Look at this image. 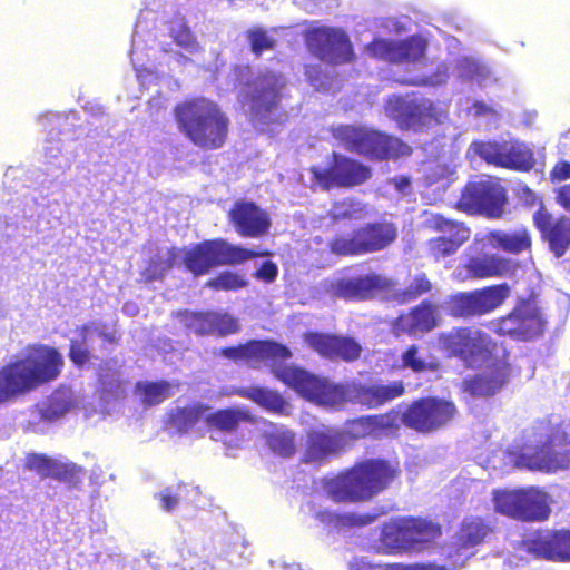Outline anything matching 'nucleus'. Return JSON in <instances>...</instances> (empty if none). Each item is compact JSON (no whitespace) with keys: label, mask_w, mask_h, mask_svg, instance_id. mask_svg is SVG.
I'll return each instance as SVG.
<instances>
[{"label":"nucleus","mask_w":570,"mask_h":570,"mask_svg":"<svg viewBox=\"0 0 570 570\" xmlns=\"http://www.w3.org/2000/svg\"><path fill=\"white\" fill-rule=\"evenodd\" d=\"M145 8L140 10L132 36H144L157 29L158 13L161 7L160 0H145Z\"/></svg>","instance_id":"49530a36"},{"label":"nucleus","mask_w":570,"mask_h":570,"mask_svg":"<svg viewBox=\"0 0 570 570\" xmlns=\"http://www.w3.org/2000/svg\"><path fill=\"white\" fill-rule=\"evenodd\" d=\"M198 494L199 487H193L187 484H178L175 487H167L159 493L155 494V498L159 501V508L166 512H173L180 502H183L184 494Z\"/></svg>","instance_id":"c03bdc74"},{"label":"nucleus","mask_w":570,"mask_h":570,"mask_svg":"<svg viewBox=\"0 0 570 570\" xmlns=\"http://www.w3.org/2000/svg\"><path fill=\"white\" fill-rule=\"evenodd\" d=\"M333 136L347 149L370 158L384 159L407 155L410 147L400 139L356 126H338Z\"/></svg>","instance_id":"6e6552de"},{"label":"nucleus","mask_w":570,"mask_h":570,"mask_svg":"<svg viewBox=\"0 0 570 570\" xmlns=\"http://www.w3.org/2000/svg\"><path fill=\"white\" fill-rule=\"evenodd\" d=\"M347 434L330 426H321L308 433L305 461L318 463L346 446Z\"/></svg>","instance_id":"393cba45"},{"label":"nucleus","mask_w":570,"mask_h":570,"mask_svg":"<svg viewBox=\"0 0 570 570\" xmlns=\"http://www.w3.org/2000/svg\"><path fill=\"white\" fill-rule=\"evenodd\" d=\"M279 30H288L287 36H348L343 28L330 27L320 20H304L289 27H273L266 29L262 26H255L246 31L245 36H268L269 32H278Z\"/></svg>","instance_id":"473e14b6"},{"label":"nucleus","mask_w":570,"mask_h":570,"mask_svg":"<svg viewBox=\"0 0 570 570\" xmlns=\"http://www.w3.org/2000/svg\"><path fill=\"white\" fill-rule=\"evenodd\" d=\"M439 345L450 356H459L471 363L474 358H483L490 353L491 338L478 328L459 327L441 333Z\"/></svg>","instance_id":"a211bd4d"},{"label":"nucleus","mask_w":570,"mask_h":570,"mask_svg":"<svg viewBox=\"0 0 570 570\" xmlns=\"http://www.w3.org/2000/svg\"><path fill=\"white\" fill-rule=\"evenodd\" d=\"M548 239L556 256H562L570 245V218L561 217L556 220L548 232Z\"/></svg>","instance_id":"de8ad7c7"},{"label":"nucleus","mask_w":570,"mask_h":570,"mask_svg":"<svg viewBox=\"0 0 570 570\" xmlns=\"http://www.w3.org/2000/svg\"><path fill=\"white\" fill-rule=\"evenodd\" d=\"M397 229L392 223H374L353 232L337 236L331 243V249L337 255H362L379 252L392 244Z\"/></svg>","instance_id":"9b49d317"},{"label":"nucleus","mask_w":570,"mask_h":570,"mask_svg":"<svg viewBox=\"0 0 570 570\" xmlns=\"http://www.w3.org/2000/svg\"><path fill=\"white\" fill-rule=\"evenodd\" d=\"M492 503L495 512L523 522L544 521L551 512L548 493L535 487L495 489Z\"/></svg>","instance_id":"39448f33"},{"label":"nucleus","mask_w":570,"mask_h":570,"mask_svg":"<svg viewBox=\"0 0 570 570\" xmlns=\"http://www.w3.org/2000/svg\"><path fill=\"white\" fill-rule=\"evenodd\" d=\"M567 178H570V164L566 161L557 164L551 171L552 181H562Z\"/></svg>","instance_id":"774afa93"},{"label":"nucleus","mask_w":570,"mask_h":570,"mask_svg":"<svg viewBox=\"0 0 570 570\" xmlns=\"http://www.w3.org/2000/svg\"><path fill=\"white\" fill-rule=\"evenodd\" d=\"M285 86L282 76L267 73L257 78L250 94V116L256 126L281 121V90Z\"/></svg>","instance_id":"2eb2a0df"},{"label":"nucleus","mask_w":570,"mask_h":570,"mask_svg":"<svg viewBox=\"0 0 570 570\" xmlns=\"http://www.w3.org/2000/svg\"><path fill=\"white\" fill-rule=\"evenodd\" d=\"M163 24L166 29L160 32V36H194L188 21L179 13L168 21H163Z\"/></svg>","instance_id":"13d9d810"},{"label":"nucleus","mask_w":570,"mask_h":570,"mask_svg":"<svg viewBox=\"0 0 570 570\" xmlns=\"http://www.w3.org/2000/svg\"><path fill=\"white\" fill-rule=\"evenodd\" d=\"M490 533V528L478 518L464 520L456 541L444 548L449 560L446 564H411L401 563L387 564L381 570H456L464 566L465 561L473 554L471 549L484 541Z\"/></svg>","instance_id":"1a4fd4ad"},{"label":"nucleus","mask_w":570,"mask_h":570,"mask_svg":"<svg viewBox=\"0 0 570 570\" xmlns=\"http://www.w3.org/2000/svg\"><path fill=\"white\" fill-rule=\"evenodd\" d=\"M498 331L502 335H510L518 340L528 341L542 333L543 321L537 307L524 304L502 318Z\"/></svg>","instance_id":"b1692460"},{"label":"nucleus","mask_w":570,"mask_h":570,"mask_svg":"<svg viewBox=\"0 0 570 570\" xmlns=\"http://www.w3.org/2000/svg\"><path fill=\"white\" fill-rule=\"evenodd\" d=\"M45 157L49 161H56L57 166L59 168H67L70 166L73 155L72 153L66 151L65 154L61 153V146L60 141L55 139V134L51 131L49 134V138L46 141V145L43 147Z\"/></svg>","instance_id":"5fc2aeb1"},{"label":"nucleus","mask_w":570,"mask_h":570,"mask_svg":"<svg viewBox=\"0 0 570 570\" xmlns=\"http://www.w3.org/2000/svg\"><path fill=\"white\" fill-rule=\"evenodd\" d=\"M305 342L320 355L328 358L341 357L352 361L357 358L361 352V346L346 337L309 333L305 336Z\"/></svg>","instance_id":"c756f323"},{"label":"nucleus","mask_w":570,"mask_h":570,"mask_svg":"<svg viewBox=\"0 0 570 570\" xmlns=\"http://www.w3.org/2000/svg\"><path fill=\"white\" fill-rule=\"evenodd\" d=\"M426 227L440 230L444 235L430 240V250L435 258L454 254L456 249L470 237V230L463 224L444 218L439 214L425 213Z\"/></svg>","instance_id":"aec40b11"},{"label":"nucleus","mask_w":570,"mask_h":570,"mask_svg":"<svg viewBox=\"0 0 570 570\" xmlns=\"http://www.w3.org/2000/svg\"><path fill=\"white\" fill-rule=\"evenodd\" d=\"M294 3L311 14L327 12L338 7V0H294Z\"/></svg>","instance_id":"bf43d9fd"},{"label":"nucleus","mask_w":570,"mask_h":570,"mask_svg":"<svg viewBox=\"0 0 570 570\" xmlns=\"http://www.w3.org/2000/svg\"><path fill=\"white\" fill-rule=\"evenodd\" d=\"M334 163L330 168H313L314 179L324 188L332 186H354L364 183L370 177V170L350 158L333 155Z\"/></svg>","instance_id":"412c9836"},{"label":"nucleus","mask_w":570,"mask_h":570,"mask_svg":"<svg viewBox=\"0 0 570 570\" xmlns=\"http://www.w3.org/2000/svg\"><path fill=\"white\" fill-rule=\"evenodd\" d=\"M175 386L168 382H139L136 392L146 405H156L174 395Z\"/></svg>","instance_id":"79ce46f5"},{"label":"nucleus","mask_w":570,"mask_h":570,"mask_svg":"<svg viewBox=\"0 0 570 570\" xmlns=\"http://www.w3.org/2000/svg\"><path fill=\"white\" fill-rule=\"evenodd\" d=\"M102 393L106 397H120L125 392V386L120 375L110 365H106L99 373Z\"/></svg>","instance_id":"864d4df0"},{"label":"nucleus","mask_w":570,"mask_h":570,"mask_svg":"<svg viewBox=\"0 0 570 570\" xmlns=\"http://www.w3.org/2000/svg\"><path fill=\"white\" fill-rule=\"evenodd\" d=\"M186 268L195 276L207 274L212 268L220 265L242 264L261 256L258 252L232 245L224 239L206 240L189 249H177Z\"/></svg>","instance_id":"423d86ee"},{"label":"nucleus","mask_w":570,"mask_h":570,"mask_svg":"<svg viewBox=\"0 0 570 570\" xmlns=\"http://www.w3.org/2000/svg\"><path fill=\"white\" fill-rule=\"evenodd\" d=\"M505 193L503 187L493 180H480L469 184L460 199V207L471 213L499 217L503 212Z\"/></svg>","instance_id":"6ab92c4d"},{"label":"nucleus","mask_w":570,"mask_h":570,"mask_svg":"<svg viewBox=\"0 0 570 570\" xmlns=\"http://www.w3.org/2000/svg\"><path fill=\"white\" fill-rule=\"evenodd\" d=\"M263 435L268 449L274 454L288 458L295 453V434L286 426L266 423Z\"/></svg>","instance_id":"c9c22d12"},{"label":"nucleus","mask_w":570,"mask_h":570,"mask_svg":"<svg viewBox=\"0 0 570 570\" xmlns=\"http://www.w3.org/2000/svg\"><path fill=\"white\" fill-rule=\"evenodd\" d=\"M252 51L259 56L263 51L269 50L274 46L273 38H250Z\"/></svg>","instance_id":"338daca9"},{"label":"nucleus","mask_w":570,"mask_h":570,"mask_svg":"<svg viewBox=\"0 0 570 570\" xmlns=\"http://www.w3.org/2000/svg\"><path fill=\"white\" fill-rule=\"evenodd\" d=\"M72 406V392L61 389L53 392L43 403L37 405L35 414L42 421L53 422L62 417Z\"/></svg>","instance_id":"4c0bfd02"},{"label":"nucleus","mask_w":570,"mask_h":570,"mask_svg":"<svg viewBox=\"0 0 570 570\" xmlns=\"http://www.w3.org/2000/svg\"><path fill=\"white\" fill-rule=\"evenodd\" d=\"M313 517L328 531L367 525L375 520V517L371 514L337 513L328 509H317Z\"/></svg>","instance_id":"72a5a7b5"},{"label":"nucleus","mask_w":570,"mask_h":570,"mask_svg":"<svg viewBox=\"0 0 570 570\" xmlns=\"http://www.w3.org/2000/svg\"><path fill=\"white\" fill-rule=\"evenodd\" d=\"M278 274V268L276 264L271 261L265 262L261 268H258L255 273V277L262 279L266 283H272Z\"/></svg>","instance_id":"e2e57ef3"},{"label":"nucleus","mask_w":570,"mask_h":570,"mask_svg":"<svg viewBox=\"0 0 570 570\" xmlns=\"http://www.w3.org/2000/svg\"><path fill=\"white\" fill-rule=\"evenodd\" d=\"M177 262L178 252H176V248H161L151 258L149 266L142 274L147 281L158 279Z\"/></svg>","instance_id":"37998d69"},{"label":"nucleus","mask_w":570,"mask_h":570,"mask_svg":"<svg viewBox=\"0 0 570 570\" xmlns=\"http://www.w3.org/2000/svg\"><path fill=\"white\" fill-rule=\"evenodd\" d=\"M333 69L330 67L323 68L322 65H308L306 66L305 75L309 83L316 90L323 91H335L338 89L337 81L333 78Z\"/></svg>","instance_id":"09e8293b"},{"label":"nucleus","mask_w":570,"mask_h":570,"mask_svg":"<svg viewBox=\"0 0 570 570\" xmlns=\"http://www.w3.org/2000/svg\"><path fill=\"white\" fill-rule=\"evenodd\" d=\"M540 438L527 444L517 460V465L529 470L552 472L570 465V443L566 441V433L557 430L548 433V426L541 428Z\"/></svg>","instance_id":"0eeeda50"},{"label":"nucleus","mask_w":570,"mask_h":570,"mask_svg":"<svg viewBox=\"0 0 570 570\" xmlns=\"http://www.w3.org/2000/svg\"><path fill=\"white\" fill-rule=\"evenodd\" d=\"M207 410L203 405L178 409L173 415V423L179 431L187 432L200 420L206 421Z\"/></svg>","instance_id":"8fccbe9b"},{"label":"nucleus","mask_w":570,"mask_h":570,"mask_svg":"<svg viewBox=\"0 0 570 570\" xmlns=\"http://www.w3.org/2000/svg\"><path fill=\"white\" fill-rule=\"evenodd\" d=\"M223 354L233 360H245L252 367L264 364L271 367L274 375L303 397L321 406L337 409L345 402L352 401L368 407H375L390 402L404 393L402 382L389 384H372L345 389L326 380L316 377L304 370L283 364L291 357L287 347L268 341H253L246 345L230 347Z\"/></svg>","instance_id":"f257e3e1"},{"label":"nucleus","mask_w":570,"mask_h":570,"mask_svg":"<svg viewBox=\"0 0 570 570\" xmlns=\"http://www.w3.org/2000/svg\"><path fill=\"white\" fill-rule=\"evenodd\" d=\"M466 154L468 156L476 155L494 166L519 170H528L534 163L531 150L517 140L474 141Z\"/></svg>","instance_id":"ddd939ff"},{"label":"nucleus","mask_w":570,"mask_h":570,"mask_svg":"<svg viewBox=\"0 0 570 570\" xmlns=\"http://www.w3.org/2000/svg\"><path fill=\"white\" fill-rule=\"evenodd\" d=\"M62 366L63 357L56 348L29 346L0 370V405L56 380Z\"/></svg>","instance_id":"f03ea898"},{"label":"nucleus","mask_w":570,"mask_h":570,"mask_svg":"<svg viewBox=\"0 0 570 570\" xmlns=\"http://www.w3.org/2000/svg\"><path fill=\"white\" fill-rule=\"evenodd\" d=\"M455 405L442 399L415 401L402 414V422L419 432H433L446 425L455 415Z\"/></svg>","instance_id":"dca6fc26"},{"label":"nucleus","mask_w":570,"mask_h":570,"mask_svg":"<svg viewBox=\"0 0 570 570\" xmlns=\"http://www.w3.org/2000/svg\"><path fill=\"white\" fill-rule=\"evenodd\" d=\"M246 282L237 274L224 272L219 276L207 282V286L215 289L232 291L244 287Z\"/></svg>","instance_id":"4d7b16f0"},{"label":"nucleus","mask_w":570,"mask_h":570,"mask_svg":"<svg viewBox=\"0 0 570 570\" xmlns=\"http://www.w3.org/2000/svg\"><path fill=\"white\" fill-rule=\"evenodd\" d=\"M184 325L196 334L227 335L237 331V322L227 314L191 313L180 314Z\"/></svg>","instance_id":"c85d7f7f"},{"label":"nucleus","mask_w":570,"mask_h":570,"mask_svg":"<svg viewBox=\"0 0 570 570\" xmlns=\"http://www.w3.org/2000/svg\"><path fill=\"white\" fill-rule=\"evenodd\" d=\"M386 114L406 129L419 130L432 124H442L448 118V108L424 97H391Z\"/></svg>","instance_id":"9d476101"},{"label":"nucleus","mask_w":570,"mask_h":570,"mask_svg":"<svg viewBox=\"0 0 570 570\" xmlns=\"http://www.w3.org/2000/svg\"><path fill=\"white\" fill-rule=\"evenodd\" d=\"M466 268L471 276L487 278L508 274L512 269V263L500 256L484 255L471 258Z\"/></svg>","instance_id":"e433bc0d"},{"label":"nucleus","mask_w":570,"mask_h":570,"mask_svg":"<svg viewBox=\"0 0 570 570\" xmlns=\"http://www.w3.org/2000/svg\"><path fill=\"white\" fill-rule=\"evenodd\" d=\"M456 75L461 78L474 80L480 85H487L491 72L489 68L479 60L462 57L456 62Z\"/></svg>","instance_id":"a18cd8bd"},{"label":"nucleus","mask_w":570,"mask_h":570,"mask_svg":"<svg viewBox=\"0 0 570 570\" xmlns=\"http://www.w3.org/2000/svg\"><path fill=\"white\" fill-rule=\"evenodd\" d=\"M426 48L425 38H375L367 50L371 55L391 62L416 61Z\"/></svg>","instance_id":"5701e85b"},{"label":"nucleus","mask_w":570,"mask_h":570,"mask_svg":"<svg viewBox=\"0 0 570 570\" xmlns=\"http://www.w3.org/2000/svg\"><path fill=\"white\" fill-rule=\"evenodd\" d=\"M402 362L405 367L414 372L435 371L439 367L438 362L433 357L421 355L414 345L403 353Z\"/></svg>","instance_id":"603ef678"},{"label":"nucleus","mask_w":570,"mask_h":570,"mask_svg":"<svg viewBox=\"0 0 570 570\" xmlns=\"http://www.w3.org/2000/svg\"><path fill=\"white\" fill-rule=\"evenodd\" d=\"M237 395L248 399L268 412L283 414L287 403L277 392L266 387L249 386L242 387L235 392Z\"/></svg>","instance_id":"58836bf2"},{"label":"nucleus","mask_w":570,"mask_h":570,"mask_svg":"<svg viewBox=\"0 0 570 570\" xmlns=\"http://www.w3.org/2000/svg\"><path fill=\"white\" fill-rule=\"evenodd\" d=\"M352 23L355 36H362L364 33H371L372 36H389L393 33L396 36L402 33L406 36H434V32L451 36L449 30H441L436 26L422 28L409 16L375 18L354 17Z\"/></svg>","instance_id":"f3484780"},{"label":"nucleus","mask_w":570,"mask_h":570,"mask_svg":"<svg viewBox=\"0 0 570 570\" xmlns=\"http://www.w3.org/2000/svg\"><path fill=\"white\" fill-rule=\"evenodd\" d=\"M324 292L331 296L343 298H367L377 291L387 289L390 281L377 274L364 275L355 278H332L322 282Z\"/></svg>","instance_id":"4be33fe9"},{"label":"nucleus","mask_w":570,"mask_h":570,"mask_svg":"<svg viewBox=\"0 0 570 570\" xmlns=\"http://www.w3.org/2000/svg\"><path fill=\"white\" fill-rule=\"evenodd\" d=\"M505 383V372L501 366L488 367L471 380H466L465 391L474 396L495 394Z\"/></svg>","instance_id":"f704fd0d"},{"label":"nucleus","mask_w":570,"mask_h":570,"mask_svg":"<svg viewBox=\"0 0 570 570\" xmlns=\"http://www.w3.org/2000/svg\"><path fill=\"white\" fill-rule=\"evenodd\" d=\"M332 217L338 219H363L367 215L364 204L353 199H344L333 205L331 210Z\"/></svg>","instance_id":"3c124183"},{"label":"nucleus","mask_w":570,"mask_h":570,"mask_svg":"<svg viewBox=\"0 0 570 570\" xmlns=\"http://www.w3.org/2000/svg\"><path fill=\"white\" fill-rule=\"evenodd\" d=\"M466 109L469 115L482 118L488 124L495 122L499 118V111L483 101L474 100Z\"/></svg>","instance_id":"052dcab7"},{"label":"nucleus","mask_w":570,"mask_h":570,"mask_svg":"<svg viewBox=\"0 0 570 570\" xmlns=\"http://www.w3.org/2000/svg\"><path fill=\"white\" fill-rule=\"evenodd\" d=\"M449 26H451L452 31L456 32H472L473 31V23L469 19L462 18V17H453L448 22Z\"/></svg>","instance_id":"69168bd1"},{"label":"nucleus","mask_w":570,"mask_h":570,"mask_svg":"<svg viewBox=\"0 0 570 570\" xmlns=\"http://www.w3.org/2000/svg\"><path fill=\"white\" fill-rule=\"evenodd\" d=\"M538 228L548 237L549 229L553 226L552 217L544 209L538 210L533 216Z\"/></svg>","instance_id":"0e129e2a"},{"label":"nucleus","mask_w":570,"mask_h":570,"mask_svg":"<svg viewBox=\"0 0 570 570\" xmlns=\"http://www.w3.org/2000/svg\"><path fill=\"white\" fill-rule=\"evenodd\" d=\"M508 284L484 287L451 297L444 309L454 317L484 315L499 307L510 296Z\"/></svg>","instance_id":"4468645a"},{"label":"nucleus","mask_w":570,"mask_h":570,"mask_svg":"<svg viewBox=\"0 0 570 570\" xmlns=\"http://www.w3.org/2000/svg\"><path fill=\"white\" fill-rule=\"evenodd\" d=\"M252 421V414L246 406L219 410L206 415V422L209 426L224 432H233L240 422Z\"/></svg>","instance_id":"ea45409f"},{"label":"nucleus","mask_w":570,"mask_h":570,"mask_svg":"<svg viewBox=\"0 0 570 570\" xmlns=\"http://www.w3.org/2000/svg\"><path fill=\"white\" fill-rule=\"evenodd\" d=\"M431 289V283L425 275L416 276L409 286L407 295L412 298L417 297Z\"/></svg>","instance_id":"680f3d73"},{"label":"nucleus","mask_w":570,"mask_h":570,"mask_svg":"<svg viewBox=\"0 0 570 570\" xmlns=\"http://www.w3.org/2000/svg\"><path fill=\"white\" fill-rule=\"evenodd\" d=\"M230 218L237 233L244 237H261L271 226L267 213L250 202L236 203Z\"/></svg>","instance_id":"a878e982"},{"label":"nucleus","mask_w":570,"mask_h":570,"mask_svg":"<svg viewBox=\"0 0 570 570\" xmlns=\"http://www.w3.org/2000/svg\"><path fill=\"white\" fill-rule=\"evenodd\" d=\"M394 478V471L380 460H368L336 478L324 482V491L333 501L362 502L383 491Z\"/></svg>","instance_id":"7ed1b4c3"},{"label":"nucleus","mask_w":570,"mask_h":570,"mask_svg":"<svg viewBox=\"0 0 570 570\" xmlns=\"http://www.w3.org/2000/svg\"><path fill=\"white\" fill-rule=\"evenodd\" d=\"M440 535V527L422 519L400 518L383 528L381 540L390 552L411 549L415 543L428 542Z\"/></svg>","instance_id":"f8f14e48"},{"label":"nucleus","mask_w":570,"mask_h":570,"mask_svg":"<svg viewBox=\"0 0 570 570\" xmlns=\"http://www.w3.org/2000/svg\"><path fill=\"white\" fill-rule=\"evenodd\" d=\"M94 331L98 332V327L95 326L94 324L92 325H88V326H83L81 328V333H80L81 340H71L69 355H70L71 361L75 364L82 365L87 361V358H88V351L85 347V345L88 342V335L91 332H94Z\"/></svg>","instance_id":"6e6d98bb"},{"label":"nucleus","mask_w":570,"mask_h":570,"mask_svg":"<svg viewBox=\"0 0 570 570\" xmlns=\"http://www.w3.org/2000/svg\"><path fill=\"white\" fill-rule=\"evenodd\" d=\"M439 311L430 303L423 302L411 313L397 317L393 325L396 335L409 334L419 336L438 325Z\"/></svg>","instance_id":"7c9ffc66"},{"label":"nucleus","mask_w":570,"mask_h":570,"mask_svg":"<svg viewBox=\"0 0 570 570\" xmlns=\"http://www.w3.org/2000/svg\"><path fill=\"white\" fill-rule=\"evenodd\" d=\"M178 127L196 146L219 148L226 138L228 120L217 105L195 99L176 107Z\"/></svg>","instance_id":"20e7f679"},{"label":"nucleus","mask_w":570,"mask_h":570,"mask_svg":"<svg viewBox=\"0 0 570 570\" xmlns=\"http://www.w3.org/2000/svg\"><path fill=\"white\" fill-rule=\"evenodd\" d=\"M528 550L539 557L570 561V531H543L528 543Z\"/></svg>","instance_id":"bb28decb"},{"label":"nucleus","mask_w":570,"mask_h":570,"mask_svg":"<svg viewBox=\"0 0 570 570\" xmlns=\"http://www.w3.org/2000/svg\"><path fill=\"white\" fill-rule=\"evenodd\" d=\"M26 466L42 478H55L69 483H77L85 475L83 469L72 462H61L42 454H31Z\"/></svg>","instance_id":"cd10ccee"},{"label":"nucleus","mask_w":570,"mask_h":570,"mask_svg":"<svg viewBox=\"0 0 570 570\" xmlns=\"http://www.w3.org/2000/svg\"><path fill=\"white\" fill-rule=\"evenodd\" d=\"M488 240L492 247L501 248L512 254L525 250L531 245L530 236L524 229L509 233L502 230L491 232L488 235Z\"/></svg>","instance_id":"a19ab883"},{"label":"nucleus","mask_w":570,"mask_h":570,"mask_svg":"<svg viewBox=\"0 0 570 570\" xmlns=\"http://www.w3.org/2000/svg\"><path fill=\"white\" fill-rule=\"evenodd\" d=\"M350 38H306L307 49L328 63L347 62L353 56Z\"/></svg>","instance_id":"2f4dec72"}]
</instances>
